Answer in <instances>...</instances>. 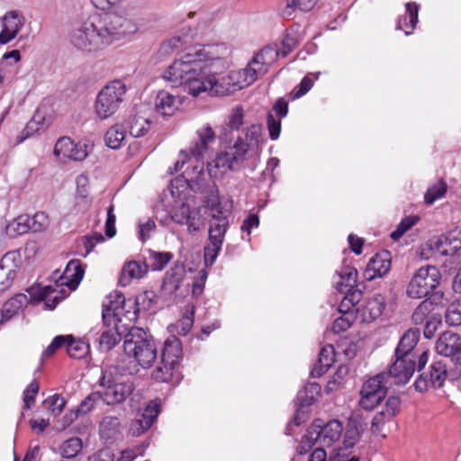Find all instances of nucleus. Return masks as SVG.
I'll return each mask as SVG.
<instances>
[{"mask_svg": "<svg viewBox=\"0 0 461 461\" xmlns=\"http://www.w3.org/2000/svg\"><path fill=\"white\" fill-rule=\"evenodd\" d=\"M425 247L441 256H454L461 249V228H456L445 235L429 240Z\"/></svg>", "mask_w": 461, "mask_h": 461, "instance_id": "nucleus-18", "label": "nucleus"}, {"mask_svg": "<svg viewBox=\"0 0 461 461\" xmlns=\"http://www.w3.org/2000/svg\"><path fill=\"white\" fill-rule=\"evenodd\" d=\"M320 76V72L318 73H311L307 76H305L300 84L296 86L293 91L291 92L290 95L292 100H295L298 98L303 97L305 95L313 86L314 82L318 80Z\"/></svg>", "mask_w": 461, "mask_h": 461, "instance_id": "nucleus-46", "label": "nucleus"}, {"mask_svg": "<svg viewBox=\"0 0 461 461\" xmlns=\"http://www.w3.org/2000/svg\"><path fill=\"white\" fill-rule=\"evenodd\" d=\"M230 48L225 43L196 46L176 59L164 72L163 78L179 86L193 97L203 94L224 95L221 74L228 68L226 58Z\"/></svg>", "mask_w": 461, "mask_h": 461, "instance_id": "nucleus-1", "label": "nucleus"}, {"mask_svg": "<svg viewBox=\"0 0 461 461\" xmlns=\"http://www.w3.org/2000/svg\"><path fill=\"white\" fill-rule=\"evenodd\" d=\"M335 361V350L332 345H325L319 353V358L312 374L316 376L323 375Z\"/></svg>", "mask_w": 461, "mask_h": 461, "instance_id": "nucleus-37", "label": "nucleus"}, {"mask_svg": "<svg viewBox=\"0 0 461 461\" xmlns=\"http://www.w3.org/2000/svg\"><path fill=\"white\" fill-rule=\"evenodd\" d=\"M158 298V294L151 290L142 292L135 299L129 298L128 302H125L126 306L129 307L124 313L125 319L130 323L134 322L140 311L147 312L155 308Z\"/></svg>", "mask_w": 461, "mask_h": 461, "instance_id": "nucleus-20", "label": "nucleus"}, {"mask_svg": "<svg viewBox=\"0 0 461 461\" xmlns=\"http://www.w3.org/2000/svg\"><path fill=\"white\" fill-rule=\"evenodd\" d=\"M321 388L319 384L310 383L298 392L295 399V413L293 421L286 427V435L292 434V426H299L308 419L310 407L321 394Z\"/></svg>", "mask_w": 461, "mask_h": 461, "instance_id": "nucleus-15", "label": "nucleus"}, {"mask_svg": "<svg viewBox=\"0 0 461 461\" xmlns=\"http://www.w3.org/2000/svg\"><path fill=\"white\" fill-rule=\"evenodd\" d=\"M194 312H186L176 323L168 325L167 330L172 335L185 336L192 329L194 324Z\"/></svg>", "mask_w": 461, "mask_h": 461, "instance_id": "nucleus-45", "label": "nucleus"}, {"mask_svg": "<svg viewBox=\"0 0 461 461\" xmlns=\"http://www.w3.org/2000/svg\"><path fill=\"white\" fill-rule=\"evenodd\" d=\"M122 349L129 361L125 369L130 375L138 371V366L149 368L158 357L156 343L143 329L131 327L122 336Z\"/></svg>", "mask_w": 461, "mask_h": 461, "instance_id": "nucleus-7", "label": "nucleus"}, {"mask_svg": "<svg viewBox=\"0 0 461 461\" xmlns=\"http://www.w3.org/2000/svg\"><path fill=\"white\" fill-rule=\"evenodd\" d=\"M100 438L106 445H113L115 442V416H104L99 423Z\"/></svg>", "mask_w": 461, "mask_h": 461, "instance_id": "nucleus-39", "label": "nucleus"}, {"mask_svg": "<svg viewBox=\"0 0 461 461\" xmlns=\"http://www.w3.org/2000/svg\"><path fill=\"white\" fill-rule=\"evenodd\" d=\"M229 224L211 222L209 227V242L222 246Z\"/></svg>", "mask_w": 461, "mask_h": 461, "instance_id": "nucleus-56", "label": "nucleus"}, {"mask_svg": "<svg viewBox=\"0 0 461 461\" xmlns=\"http://www.w3.org/2000/svg\"><path fill=\"white\" fill-rule=\"evenodd\" d=\"M207 273L201 270L196 277L192 268H186L182 263H176L165 275L161 289L166 294H176L185 296L190 292L199 296L203 290Z\"/></svg>", "mask_w": 461, "mask_h": 461, "instance_id": "nucleus-8", "label": "nucleus"}, {"mask_svg": "<svg viewBox=\"0 0 461 461\" xmlns=\"http://www.w3.org/2000/svg\"><path fill=\"white\" fill-rule=\"evenodd\" d=\"M182 104V97L167 91H159L155 100L156 111L163 116H171Z\"/></svg>", "mask_w": 461, "mask_h": 461, "instance_id": "nucleus-33", "label": "nucleus"}, {"mask_svg": "<svg viewBox=\"0 0 461 461\" xmlns=\"http://www.w3.org/2000/svg\"><path fill=\"white\" fill-rule=\"evenodd\" d=\"M99 385L104 388L101 391L104 396V404L113 406L115 404V376L112 366L103 370Z\"/></svg>", "mask_w": 461, "mask_h": 461, "instance_id": "nucleus-36", "label": "nucleus"}, {"mask_svg": "<svg viewBox=\"0 0 461 461\" xmlns=\"http://www.w3.org/2000/svg\"><path fill=\"white\" fill-rule=\"evenodd\" d=\"M259 226V218L255 213H249L242 221L240 230L242 232L241 239L246 241L250 240V233L253 229Z\"/></svg>", "mask_w": 461, "mask_h": 461, "instance_id": "nucleus-61", "label": "nucleus"}, {"mask_svg": "<svg viewBox=\"0 0 461 461\" xmlns=\"http://www.w3.org/2000/svg\"><path fill=\"white\" fill-rule=\"evenodd\" d=\"M26 292L30 296V298H28V303L32 305H37L41 302H45L49 296L56 292V289L52 285L41 286L37 285L28 287Z\"/></svg>", "mask_w": 461, "mask_h": 461, "instance_id": "nucleus-42", "label": "nucleus"}, {"mask_svg": "<svg viewBox=\"0 0 461 461\" xmlns=\"http://www.w3.org/2000/svg\"><path fill=\"white\" fill-rule=\"evenodd\" d=\"M172 258L173 255L170 252L149 251L148 260L153 271L162 270Z\"/></svg>", "mask_w": 461, "mask_h": 461, "instance_id": "nucleus-49", "label": "nucleus"}, {"mask_svg": "<svg viewBox=\"0 0 461 461\" xmlns=\"http://www.w3.org/2000/svg\"><path fill=\"white\" fill-rule=\"evenodd\" d=\"M104 13L82 23L69 33L70 43L85 52L98 51L115 41V0H91Z\"/></svg>", "mask_w": 461, "mask_h": 461, "instance_id": "nucleus-2", "label": "nucleus"}, {"mask_svg": "<svg viewBox=\"0 0 461 461\" xmlns=\"http://www.w3.org/2000/svg\"><path fill=\"white\" fill-rule=\"evenodd\" d=\"M447 185L442 179L430 185L424 194V201L428 205L433 204L437 200L445 196Z\"/></svg>", "mask_w": 461, "mask_h": 461, "instance_id": "nucleus-48", "label": "nucleus"}, {"mask_svg": "<svg viewBox=\"0 0 461 461\" xmlns=\"http://www.w3.org/2000/svg\"><path fill=\"white\" fill-rule=\"evenodd\" d=\"M122 349L129 361L125 369L130 375L138 371V366L149 368L158 357L156 343L143 329L131 327L122 336Z\"/></svg>", "mask_w": 461, "mask_h": 461, "instance_id": "nucleus-6", "label": "nucleus"}, {"mask_svg": "<svg viewBox=\"0 0 461 461\" xmlns=\"http://www.w3.org/2000/svg\"><path fill=\"white\" fill-rule=\"evenodd\" d=\"M447 377L446 365L441 361L434 362L429 373L421 374L415 381V389L419 392L427 391L429 387L439 388Z\"/></svg>", "mask_w": 461, "mask_h": 461, "instance_id": "nucleus-21", "label": "nucleus"}, {"mask_svg": "<svg viewBox=\"0 0 461 461\" xmlns=\"http://www.w3.org/2000/svg\"><path fill=\"white\" fill-rule=\"evenodd\" d=\"M77 198L81 199L83 202L87 203L89 202L88 195H89V179L88 177L81 174L79 175L77 179Z\"/></svg>", "mask_w": 461, "mask_h": 461, "instance_id": "nucleus-63", "label": "nucleus"}, {"mask_svg": "<svg viewBox=\"0 0 461 461\" xmlns=\"http://www.w3.org/2000/svg\"><path fill=\"white\" fill-rule=\"evenodd\" d=\"M111 295L109 294L102 303V325L105 330L102 331L98 342L99 349L103 352H108L115 346V308Z\"/></svg>", "mask_w": 461, "mask_h": 461, "instance_id": "nucleus-16", "label": "nucleus"}, {"mask_svg": "<svg viewBox=\"0 0 461 461\" xmlns=\"http://www.w3.org/2000/svg\"><path fill=\"white\" fill-rule=\"evenodd\" d=\"M148 264L145 262L131 260L126 262L121 272L119 283L122 286L129 285L133 280L143 278L148 273Z\"/></svg>", "mask_w": 461, "mask_h": 461, "instance_id": "nucleus-31", "label": "nucleus"}, {"mask_svg": "<svg viewBox=\"0 0 461 461\" xmlns=\"http://www.w3.org/2000/svg\"><path fill=\"white\" fill-rule=\"evenodd\" d=\"M349 373V368L346 365L339 366L332 377L328 381L325 391L328 393L339 390L346 383Z\"/></svg>", "mask_w": 461, "mask_h": 461, "instance_id": "nucleus-44", "label": "nucleus"}, {"mask_svg": "<svg viewBox=\"0 0 461 461\" xmlns=\"http://www.w3.org/2000/svg\"><path fill=\"white\" fill-rule=\"evenodd\" d=\"M419 330L410 329L401 338L395 349L396 359L390 367L394 384H406L413 373L421 370L429 360V351L416 348Z\"/></svg>", "mask_w": 461, "mask_h": 461, "instance_id": "nucleus-4", "label": "nucleus"}, {"mask_svg": "<svg viewBox=\"0 0 461 461\" xmlns=\"http://www.w3.org/2000/svg\"><path fill=\"white\" fill-rule=\"evenodd\" d=\"M77 149V144L69 138V137H60L55 146H54V154L56 156H64L69 157L70 153Z\"/></svg>", "mask_w": 461, "mask_h": 461, "instance_id": "nucleus-60", "label": "nucleus"}, {"mask_svg": "<svg viewBox=\"0 0 461 461\" xmlns=\"http://www.w3.org/2000/svg\"><path fill=\"white\" fill-rule=\"evenodd\" d=\"M182 358V345L179 339L172 335L165 340L162 349L161 360L163 365L177 367Z\"/></svg>", "mask_w": 461, "mask_h": 461, "instance_id": "nucleus-32", "label": "nucleus"}, {"mask_svg": "<svg viewBox=\"0 0 461 461\" xmlns=\"http://www.w3.org/2000/svg\"><path fill=\"white\" fill-rule=\"evenodd\" d=\"M391 377L394 379L389 371L387 374L380 373L366 379L360 390L359 406L367 411L375 408L384 399Z\"/></svg>", "mask_w": 461, "mask_h": 461, "instance_id": "nucleus-13", "label": "nucleus"}, {"mask_svg": "<svg viewBox=\"0 0 461 461\" xmlns=\"http://www.w3.org/2000/svg\"><path fill=\"white\" fill-rule=\"evenodd\" d=\"M31 230V220L28 214H22L5 226V233L11 238L27 233Z\"/></svg>", "mask_w": 461, "mask_h": 461, "instance_id": "nucleus-38", "label": "nucleus"}, {"mask_svg": "<svg viewBox=\"0 0 461 461\" xmlns=\"http://www.w3.org/2000/svg\"><path fill=\"white\" fill-rule=\"evenodd\" d=\"M102 401L104 403V396L101 391H95L88 394L77 407L80 414H87L90 412L97 402Z\"/></svg>", "mask_w": 461, "mask_h": 461, "instance_id": "nucleus-53", "label": "nucleus"}, {"mask_svg": "<svg viewBox=\"0 0 461 461\" xmlns=\"http://www.w3.org/2000/svg\"><path fill=\"white\" fill-rule=\"evenodd\" d=\"M264 142L262 126L252 124L246 128L244 136L239 137L232 147L219 151L215 158L207 163L211 178L222 177L228 171L239 170L249 158L258 157Z\"/></svg>", "mask_w": 461, "mask_h": 461, "instance_id": "nucleus-3", "label": "nucleus"}, {"mask_svg": "<svg viewBox=\"0 0 461 461\" xmlns=\"http://www.w3.org/2000/svg\"><path fill=\"white\" fill-rule=\"evenodd\" d=\"M148 111L149 108L146 105H140L131 111L122 123V130L128 131L134 138L144 135L149 128V120L146 116Z\"/></svg>", "mask_w": 461, "mask_h": 461, "instance_id": "nucleus-23", "label": "nucleus"}, {"mask_svg": "<svg viewBox=\"0 0 461 461\" xmlns=\"http://www.w3.org/2000/svg\"><path fill=\"white\" fill-rule=\"evenodd\" d=\"M40 385L37 379H33L23 392V402L25 409H31L32 404L35 402L36 395L39 392Z\"/></svg>", "mask_w": 461, "mask_h": 461, "instance_id": "nucleus-64", "label": "nucleus"}, {"mask_svg": "<svg viewBox=\"0 0 461 461\" xmlns=\"http://www.w3.org/2000/svg\"><path fill=\"white\" fill-rule=\"evenodd\" d=\"M358 273L351 266H343L336 271L334 286L341 294H347L357 286Z\"/></svg>", "mask_w": 461, "mask_h": 461, "instance_id": "nucleus-30", "label": "nucleus"}, {"mask_svg": "<svg viewBox=\"0 0 461 461\" xmlns=\"http://www.w3.org/2000/svg\"><path fill=\"white\" fill-rule=\"evenodd\" d=\"M441 274L434 266L420 267L410 280L406 293L414 299H421L428 296L439 285Z\"/></svg>", "mask_w": 461, "mask_h": 461, "instance_id": "nucleus-12", "label": "nucleus"}, {"mask_svg": "<svg viewBox=\"0 0 461 461\" xmlns=\"http://www.w3.org/2000/svg\"><path fill=\"white\" fill-rule=\"evenodd\" d=\"M21 266V258L15 251L5 253L0 260V292L9 288Z\"/></svg>", "mask_w": 461, "mask_h": 461, "instance_id": "nucleus-22", "label": "nucleus"}, {"mask_svg": "<svg viewBox=\"0 0 461 461\" xmlns=\"http://www.w3.org/2000/svg\"><path fill=\"white\" fill-rule=\"evenodd\" d=\"M432 304V302L424 300L418 305L411 316L412 321L416 325L422 324L426 322L428 319L435 317L434 315H430L433 310Z\"/></svg>", "mask_w": 461, "mask_h": 461, "instance_id": "nucleus-50", "label": "nucleus"}, {"mask_svg": "<svg viewBox=\"0 0 461 461\" xmlns=\"http://www.w3.org/2000/svg\"><path fill=\"white\" fill-rule=\"evenodd\" d=\"M419 6L416 3H407L404 14L396 23V30L402 31L406 36L413 33L418 23Z\"/></svg>", "mask_w": 461, "mask_h": 461, "instance_id": "nucleus-35", "label": "nucleus"}, {"mask_svg": "<svg viewBox=\"0 0 461 461\" xmlns=\"http://www.w3.org/2000/svg\"><path fill=\"white\" fill-rule=\"evenodd\" d=\"M161 412V401L154 399L149 401L141 413H137L129 424L128 432L132 437H140L146 433L157 421Z\"/></svg>", "mask_w": 461, "mask_h": 461, "instance_id": "nucleus-17", "label": "nucleus"}, {"mask_svg": "<svg viewBox=\"0 0 461 461\" xmlns=\"http://www.w3.org/2000/svg\"><path fill=\"white\" fill-rule=\"evenodd\" d=\"M343 430L342 422L339 420L334 419L327 422L315 420L303 435L297 452L299 455H305L316 445L332 447L340 439Z\"/></svg>", "mask_w": 461, "mask_h": 461, "instance_id": "nucleus-9", "label": "nucleus"}, {"mask_svg": "<svg viewBox=\"0 0 461 461\" xmlns=\"http://www.w3.org/2000/svg\"><path fill=\"white\" fill-rule=\"evenodd\" d=\"M30 220L32 232H41L49 226V217L43 212H36L32 217H30Z\"/></svg>", "mask_w": 461, "mask_h": 461, "instance_id": "nucleus-62", "label": "nucleus"}, {"mask_svg": "<svg viewBox=\"0 0 461 461\" xmlns=\"http://www.w3.org/2000/svg\"><path fill=\"white\" fill-rule=\"evenodd\" d=\"M348 303H351L352 307H354L351 299L348 298V295H346L339 309L341 314L335 319L332 324V330L335 333L346 331L351 327L355 320L357 319L355 310H351Z\"/></svg>", "mask_w": 461, "mask_h": 461, "instance_id": "nucleus-34", "label": "nucleus"}, {"mask_svg": "<svg viewBox=\"0 0 461 461\" xmlns=\"http://www.w3.org/2000/svg\"><path fill=\"white\" fill-rule=\"evenodd\" d=\"M68 336H70V339L65 344L68 356L76 359L85 357L90 350L89 344L81 339L76 340L75 337L71 334Z\"/></svg>", "mask_w": 461, "mask_h": 461, "instance_id": "nucleus-43", "label": "nucleus"}, {"mask_svg": "<svg viewBox=\"0 0 461 461\" xmlns=\"http://www.w3.org/2000/svg\"><path fill=\"white\" fill-rule=\"evenodd\" d=\"M172 220L180 224H185L189 232L198 231L204 225L202 208L191 209V203H183L179 208H174Z\"/></svg>", "mask_w": 461, "mask_h": 461, "instance_id": "nucleus-19", "label": "nucleus"}, {"mask_svg": "<svg viewBox=\"0 0 461 461\" xmlns=\"http://www.w3.org/2000/svg\"><path fill=\"white\" fill-rule=\"evenodd\" d=\"M420 221L418 215H410L403 218L397 225L396 229L391 233V238L393 240H399L405 232L416 225Z\"/></svg>", "mask_w": 461, "mask_h": 461, "instance_id": "nucleus-52", "label": "nucleus"}, {"mask_svg": "<svg viewBox=\"0 0 461 461\" xmlns=\"http://www.w3.org/2000/svg\"><path fill=\"white\" fill-rule=\"evenodd\" d=\"M27 303L28 297L23 294H17L4 303L1 311L5 313V320H10Z\"/></svg>", "mask_w": 461, "mask_h": 461, "instance_id": "nucleus-40", "label": "nucleus"}, {"mask_svg": "<svg viewBox=\"0 0 461 461\" xmlns=\"http://www.w3.org/2000/svg\"><path fill=\"white\" fill-rule=\"evenodd\" d=\"M197 140L187 149L179 153V158L175 164L174 171L181 170L185 164L196 166L201 163L203 170V158L210 147L215 141V132L209 124L202 125L196 131Z\"/></svg>", "mask_w": 461, "mask_h": 461, "instance_id": "nucleus-11", "label": "nucleus"}, {"mask_svg": "<svg viewBox=\"0 0 461 461\" xmlns=\"http://www.w3.org/2000/svg\"><path fill=\"white\" fill-rule=\"evenodd\" d=\"M23 23L24 17L18 11L8 12L3 19V27L6 28V31H12L15 33L19 32Z\"/></svg>", "mask_w": 461, "mask_h": 461, "instance_id": "nucleus-51", "label": "nucleus"}, {"mask_svg": "<svg viewBox=\"0 0 461 461\" xmlns=\"http://www.w3.org/2000/svg\"><path fill=\"white\" fill-rule=\"evenodd\" d=\"M138 31V27L134 22L130 19H117V41L121 38L126 39L132 36Z\"/></svg>", "mask_w": 461, "mask_h": 461, "instance_id": "nucleus-55", "label": "nucleus"}, {"mask_svg": "<svg viewBox=\"0 0 461 461\" xmlns=\"http://www.w3.org/2000/svg\"><path fill=\"white\" fill-rule=\"evenodd\" d=\"M279 52L275 46H267L259 50L243 69L230 71L227 76L221 74V85L224 95L249 86L258 78L267 73L277 60Z\"/></svg>", "mask_w": 461, "mask_h": 461, "instance_id": "nucleus-5", "label": "nucleus"}, {"mask_svg": "<svg viewBox=\"0 0 461 461\" xmlns=\"http://www.w3.org/2000/svg\"><path fill=\"white\" fill-rule=\"evenodd\" d=\"M385 303L381 294H375L365 302L363 305L355 310L357 319L361 322H372L378 319L384 310Z\"/></svg>", "mask_w": 461, "mask_h": 461, "instance_id": "nucleus-28", "label": "nucleus"}, {"mask_svg": "<svg viewBox=\"0 0 461 461\" xmlns=\"http://www.w3.org/2000/svg\"><path fill=\"white\" fill-rule=\"evenodd\" d=\"M95 108L101 120L107 119L115 113V80L110 81L99 92Z\"/></svg>", "mask_w": 461, "mask_h": 461, "instance_id": "nucleus-26", "label": "nucleus"}, {"mask_svg": "<svg viewBox=\"0 0 461 461\" xmlns=\"http://www.w3.org/2000/svg\"><path fill=\"white\" fill-rule=\"evenodd\" d=\"M360 439V432L356 424L349 423L343 436V447L336 448L333 450L332 454H330L328 458L327 452L325 450L326 447H322L319 445L318 447L314 446L308 454L307 461H340L339 457L344 456V450H348L352 448Z\"/></svg>", "mask_w": 461, "mask_h": 461, "instance_id": "nucleus-14", "label": "nucleus"}, {"mask_svg": "<svg viewBox=\"0 0 461 461\" xmlns=\"http://www.w3.org/2000/svg\"><path fill=\"white\" fill-rule=\"evenodd\" d=\"M206 206L212 211V221L216 223L229 224L228 218L232 210V204L230 202L221 203L219 191L215 185L210 187V194L205 200Z\"/></svg>", "mask_w": 461, "mask_h": 461, "instance_id": "nucleus-24", "label": "nucleus"}, {"mask_svg": "<svg viewBox=\"0 0 461 461\" xmlns=\"http://www.w3.org/2000/svg\"><path fill=\"white\" fill-rule=\"evenodd\" d=\"M83 442L80 438L74 437L65 440L59 447L63 458H73L82 450Z\"/></svg>", "mask_w": 461, "mask_h": 461, "instance_id": "nucleus-47", "label": "nucleus"}, {"mask_svg": "<svg viewBox=\"0 0 461 461\" xmlns=\"http://www.w3.org/2000/svg\"><path fill=\"white\" fill-rule=\"evenodd\" d=\"M446 322L450 326L461 324V299L453 302L447 309Z\"/></svg>", "mask_w": 461, "mask_h": 461, "instance_id": "nucleus-59", "label": "nucleus"}, {"mask_svg": "<svg viewBox=\"0 0 461 461\" xmlns=\"http://www.w3.org/2000/svg\"><path fill=\"white\" fill-rule=\"evenodd\" d=\"M436 350L438 354L450 357L461 365V338L452 331H445L437 340Z\"/></svg>", "mask_w": 461, "mask_h": 461, "instance_id": "nucleus-25", "label": "nucleus"}, {"mask_svg": "<svg viewBox=\"0 0 461 461\" xmlns=\"http://www.w3.org/2000/svg\"><path fill=\"white\" fill-rule=\"evenodd\" d=\"M133 384L129 381L117 383V402L126 401L129 398V404L131 408H137L140 396L133 394Z\"/></svg>", "mask_w": 461, "mask_h": 461, "instance_id": "nucleus-41", "label": "nucleus"}, {"mask_svg": "<svg viewBox=\"0 0 461 461\" xmlns=\"http://www.w3.org/2000/svg\"><path fill=\"white\" fill-rule=\"evenodd\" d=\"M392 257L391 254L384 250L376 253L368 262L365 270V277L367 280L383 277L391 269Z\"/></svg>", "mask_w": 461, "mask_h": 461, "instance_id": "nucleus-29", "label": "nucleus"}, {"mask_svg": "<svg viewBox=\"0 0 461 461\" xmlns=\"http://www.w3.org/2000/svg\"><path fill=\"white\" fill-rule=\"evenodd\" d=\"M317 3V0H286L284 14L290 16L296 10L310 11Z\"/></svg>", "mask_w": 461, "mask_h": 461, "instance_id": "nucleus-58", "label": "nucleus"}, {"mask_svg": "<svg viewBox=\"0 0 461 461\" xmlns=\"http://www.w3.org/2000/svg\"><path fill=\"white\" fill-rule=\"evenodd\" d=\"M85 274V266L78 259H71L64 272L57 281V286L66 285L69 290L74 291L77 288Z\"/></svg>", "mask_w": 461, "mask_h": 461, "instance_id": "nucleus-27", "label": "nucleus"}, {"mask_svg": "<svg viewBox=\"0 0 461 461\" xmlns=\"http://www.w3.org/2000/svg\"><path fill=\"white\" fill-rule=\"evenodd\" d=\"M43 405L53 416H59L64 410L67 401L59 394L55 393L43 401Z\"/></svg>", "mask_w": 461, "mask_h": 461, "instance_id": "nucleus-54", "label": "nucleus"}, {"mask_svg": "<svg viewBox=\"0 0 461 461\" xmlns=\"http://www.w3.org/2000/svg\"><path fill=\"white\" fill-rule=\"evenodd\" d=\"M155 230L156 224L152 219L149 217L140 219L138 222V237L140 240L145 242L150 239Z\"/></svg>", "mask_w": 461, "mask_h": 461, "instance_id": "nucleus-57", "label": "nucleus"}, {"mask_svg": "<svg viewBox=\"0 0 461 461\" xmlns=\"http://www.w3.org/2000/svg\"><path fill=\"white\" fill-rule=\"evenodd\" d=\"M185 166L186 167L182 175L174 178L169 185L170 194L176 203L174 208H179L183 203H192L191 190L197 192L203 187L205 174L201 163L196 166L190 164Z\"/></svg>", "mask_w": 461, "mask_h": 461, "instance_id": "nucleus-10", "label": "nucleus"}]
</instances>
